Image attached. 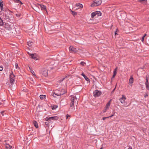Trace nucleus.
Wrapping results in <instances>:
<instances>
[{"label":"nucleus","mask_w":149,"mask_h":149,"mask_svg":"<svg viewBox=\"0 0 149 149\" xmlns=\"http://www.w3.org/2000/svg\"><path fill=\"white\" fill-rule=\"evenodd\" d=\"M3 113V111H2L1 112V113Z\"/></svg>","instance_id":"43"},{"label":"nucleus","mask_w":149,"mask_h":149,"mask_svg":"<svg viewBox=\"0 0 149 149\" xmlns=\"http://www.w3.org/2000/svg\"><path fill=\"white\" fill-rule=\"evenodd\" d=\"M111 101L110 100L106 104L105 108H106V109H108L110 106V105L111 104Z\"/></svg>","instance_id":"18"},{"label":"nucleus","mask_w":149,"mask_h":149,"mask_svg":"<svg viewBox=\"0 0 149 149\" xmlns=\"http://www.w3.org/2000/svg\"><path fill=\"white\" fill-rule=\"evenodd\" d=\"M84 62H81V64H82L83 65H84Z\"/></svg>","instance_id":"38"},{"label":"nucleus","mask_w":149,"mask_h":149,"mask_svg":"<svg viewBox=\"0 0 149 149\" xmlns=\"http://www.w3.org/2000/svg\"><path fill=\"white\" fill-rule=\"evenodd\" d=\"M70 116H69L68 114H67L66 116V119H67L69 117H70Z\"/></svg>","instance_id":"34"},{"label":"nucleus","mask_w":149,"mask_h":149,"mask_svg":"<svg viewBox=\"0 0 149 149\" xmlns=\"http://www.w3.org/2000/svg\"><path fill=\"white\" fill-rule=\"evenodd\" d=\"M3 25V22L0 17V26H2Z\"/></svg>","instance_id":"25"},{"label":"nucleus","mask_w":149,"mask_h":149,"mask_svg":"<svg viewBox=\"0 0 149 149\" xmlns=\"http://www.w3.org/2000/svg\"><path fill=\"white\" fill-rule=\"evenodd\" d=\"M58 117L57 116H53L51 117H47L46 120H57L58 119Z\"/></svg>","instance_id":"6"},{"label":"nucleus","mask_w":149,"mask_h":149,"mask_svg":"<svg viewBox=\"0 0 149 149\" xmlns=\"http://www.w3.org/2000/svg\"><path fill=\"white\" fill-rule=\"evenodd\" d=\"M109 118V117H108V116L106 117H104L102 118V119L103 120H104L106 118Z\"/></svg>","instance_id":"32"},{"label":"nucleus","mask_w":149,"mask_h":149,"mask_svg":"<svg viewBox=\"0 0 149 149\" xmlns=\"http://www.w3.org/2000/svg\"><path fill=\"white\" fill-rule=\"evenodd\" d=\"M15 2L18 3H20L22 5L23 3L20 0H13Z\"/></svg>","instance_id":"22"},{"label":"nucleus","mask_w":149,"mask_h":149,"mask_svg":"<svg viewBox=\"0 0 149 149\" xmlns=\"http://www.w3.org/2000/svg\"><path fill=\"white\" fill-rule=\"evenodd\" d=\"M40 98L42 100V99H44L45 98L46 96L45 95H40Z\"/></svg>","instance_id":"24"},{"label":"nucleus","mask_w":149,"mask_h":149,"mask_svg":"<svg viewBox=\"0 0 149 149\" xmlns=\"http://www.w3.org/2000/svg\"><path fill=\"white\" fill-rule=\"evenodd\" d=\"M115 88L114 89V90H113V91H114V90H115Z\"/></svg>","instance_id":"47"},{"label":"nucleus","mask_w":149,"mask_h":149,"mask_svg":"<svg viewBox=\"0 0 149 149\" xmlns=\"http://www.w3.org/2000/svg\"><path fill=\"white\" fill-rule=\"evenodd\" d=\"M58 91L56 90L55 92H54V94H53V96L54 97H56V95L58 96H61V95H63L65 93V91H64V92L63 93H61L59 92V93H58L57 92V91Z\"/></svg>","instance_id":"7"},{"label":"nucleus","mask_w":149,"mask_h":149,"mask_svg":"<svg viewBox=\"0 0 149 149\" xmlns=\"http://www.w3.org/2000/svg\"><path fill=\"white\" fill-rule=\"evenodd\" d=\"M81 75L84 77L85 79L87 81H88L89 80V79L86 76L85 74L83 73H82L81 74Z\"/></svg>","instance_id":"20"},{"label":"nucleus","mask_w":149,"mask_h":149,"mask_svg":"<svg viewBox=\"0 0 149 149\" xmlns=\"http://www.w3.org/2000/svg\"><path fill=\"white\" fill-rule=\"evenodd\" d=\"M29 69L30 70V72L32 73L33 75L35 77H36V75L35 73L34 72V71L33 70H31L30 68H29Z\"/></svg>","instance_id":"26"},{"label":"nucleus","mask_w":149,"mask_h":149,"mask_svg":"<svg viewBox=\"0 0 149 149\" xmlns=\"http://www.w3.org/2000/svg\"><path fill=\"white\" fill-rule=\"evenodd\" d=\"M108 109H106V108L104 107V109L102 111V112L103 113L105 112Z\"/></svg>","instance_id":"30"},{"label":"nucleus","mask_w":149,"mask_h":149,"mask_svg":"<svg viewBox=\"0 0 149 149\" xmlns=\"http://www.w3.org/2000/svg\"><path fill=\"white\" fill-rule=\"evenodd\" d=\"M95 13H96L97 17V16H101L102 15V13L101 12L99 11H96L95 12Z\"/></svg>","instance_id":"19"},{"label":"nucleus","mask_w":149,"mask_h":149,"mask_svg":"<svg viewBox=\"0 0 149 149\" xmlns=\"http://www.w3.org/2000/svg\"><path fill=\"white\" fill-rule=\"evenodd\" d=\"M146 35H146V34H145L143 35V37H144V38H145V37L146 36Z\"/></svg>","instance_id":"39"},{"label":"nucleus","mask_w":149,"mask_h":149,"mask_svg":"<svg viewBox=\"0 0 149 149\" xmlns=\"http://www.w3.org/2000/svg\"><path fill=\"white\" fill-rule=\"evenodd\" d=\"M62 91H64V90L63 89V90H62Z\"/></svg>","instance_id":"48"},{"label":"nucleus","mask_w":149,"mask_h":149,"mask_svg":"<svg viewBox=\"0 0 149 149\" xmlns=\"http://www.w3.org/2000/svg\"><path fill=\"white\" fill-rule=\"evenodd\" d=\"M98 22V21H97V22H92V23H97Z\"/></svg>","instance_id":"41"},{"label":"nucleus","mask_w":149,"mask_h":149,"mask_svg":"<svg viewBox=\"0 0 149 149\" xmlns=\"http://www.w3.org/2000/svg\"><path fill=\"white\" fill-rule=\"evenodd\" d=\"M96 13H95V12H93L91 14V18H92V19H90V20H93V18L95 17H96L97 16H96Z\"/></svg>","instance_id":"15"},{"label":"nucleus","mask_w":149,"mask_h":149,"mask_svg":"<svg viewBox=\"0 0 149 149\" xmlns=\"http://www.w3.org/2000/svg\"><path fill=\"white\" fill-rule=\"evenodd\" d=\"M144 38L143 37H142V38L141 39V41L142 42H143V41H144Z\"/></svg>","instance_id":"36"},{"label":"nucleus","mask_w":149,"mask_h":149,"mask_svg":"<svg viewBox=\"0 0 149 149\" xmlns=\"http://www.w3.org/2000/svg\"><path fill=\"white\" fill-rule=\"evenodd\" d=\"M30 56L32 58L35 60H36L38 59L36 54H31L30 55Z\"/></svg>","instance_id":"12"},{"label":"nucleus","mask_w":149,"mask_h":149,"mask_svg":"<svg viewBox=\"0 0 149 149\" xmlns=\"http://www.w3.org/2000/svg\"><path fill=\"white\" fill-rule=\"evenodd\" d=\"M5 146L6 149H13V147L11 146L6 143L5 145Z\"/></svg>","instance_id":"11"},{"label":"nucleus","mask_w":149,"mask_h":149,"mask_svg":"<svg viewBox=\"0 0 149 149\" xmlns=\"http://www.w3.org/2000/svg\"><path fill=\"white\" fill-rule=\"evenodd\" d=\"M77 6L79 8H82L83 7V5L81 4L78 3L77 4Z\"/></svg>","instance_id":"23"},{"label":"nucleus","mask_w":149,"mask_h":149,"mask_svg":"<svg viewBox=\"0 0 149 149\" xmlns=\"http://www.w3.org/2000/svg\"><path fill=\"white\" fill-rule=\"evenodd\" d=\"M16 15L17 16H18V15H17V14H16Z\"/></svg>","instance_id":"46"},{"label":"nucleus","mask_w":149,"mask_h":149,"mask_svg":"<svg viewBox=\"0 0 149 149\" xmlns=\"http://www.w3.org/2000/svg\"><path fill=\"white\" fill-rule=\"evenodd\" d=\"M33 44V43L31 41H29L28 42L27 44L29 46H31Z\"/></svg>","instance_id":"27"},{"label":"nucleus","mask_w":149,"mask_h":149,"mask_svg":"<svg viewBox=\"0 0 149 149\" xmlns=\"http://www.w3.org/2000/svg\"><path fill=\"white\" fill-rule=\"evenodd\" d=\"M3 1L2 0L0 1V6L1 9V11L3 10Z\"/></svg>","instance_id":"14"},{"label":"nucleus","mask_w":149,"mask_h":149,"mask_svg":"<svg viewBox=\"0 0 149 149\" xmlns=\"http://www.w3.org/2000/svg\"><path fill=\"white\" fill-rule=\"evenodd\" d=\"M38 5L40 6L41 10H46V7L45 6H44L43 5L40 4H38Z\"/></svg>","instance_id":"13"},{"label":"nucleus","mask_w":149,"mask_h":149,"mask_svg":"<svg viewBox=\"0 0 149 149\" xmlns=\"http://www.w3.org/2000/svg\"><path fill=\"white\" fill-rule=\"evenodd\" d=\"M102 94L101 91L97 90H95L93 92V96L95 97H97L100 96Z\"/></svg>","instance_id":"5"},{"label":"nucleus","mask_w":149,"mask_h":149,"mask_svg":"<svg viewBox=\"0 0 149 149\" xmlns=\"http://www.w3.org/2000/svg\"><path fill=\"white\" fill-rule=\"evenodd\" d=\"M147 0H139L138 1L144 4H146Z\"/></svg>","instance_id":"17"},{"label":"nucleus","mask_w":149,"mask_h":149,"mask_svg":"<svg viewBox=\"0 0 149 149\" xmlns=\"http://www.w3.org/2000/svg\"><path fill=\"white\" fill-rule=\"evenodd\" d=\"M1 103H0V105H1Z\"/></svg>","instance_id":"49"},{"label":"nucleus","mask_w":149,"mask_h":149,"mask_svg":"<svg viewBox=\"0 0 149 149\" xmlns=\"http://www.w3.org/2000/svg\"><path fill=\"white\" fill-rule=\"evenodd\" d=\"M46 73L44 74V75L45 76H47V71H46Z\"/></svg>","instance_id":"37"},{"label":"nucleus","mask_w":149,"mask_h":149,"mask_svg":"<svg viewBox=\"0 0 149 149\" xmlns=\"http://www.w3.org/2000/svg\"><path fill=\"white\" fill-rule=\"evenodd\" d=\"M58 107V106H56V108H57Z\"/></svg>","instance_id":"44"},{"label":"nucleus","mask_w":149,"mask_h":149,"mask_svg":"<svg viewBox=\"0 0 149 149\" xmlns=\"http://www.w3.org/2000/svg\"><path fill=\"white\" fill-rule=\"evenodd\" d=\"M115 114V112H114L113 114H112L110 116H108V117H109V118L112 117H113L114 116Z\"/></svg>","instance_id":"31"},{"label":"nucleus","mask_w":149,"mask_h":149,"mask_svg":"<svg viewBox=\"0 0 149 149\" xmlns=\"http://www.w3.org/2000/svg\"><path fill=\"white\" fill-rule=\"evenodd\" d=\"M69 49L71 53H75L77 51V49L72 46L70 47Z\"/></svg>","instance_id":"8"},{"label":"nucleus","mask_w":149,"mask_h":149,"mask_svg":"<svg viewBox=\"0 0 149 149\" xmlns=\"http://www.w3.org/2000/svg\"><path fill=\"white\" fill-rule=\"evenodd\" d=\"M117 69H117V67L115 69L114 71H113V75L112 77V78H114L115 77V76L116 75V73H117Z\"/></svg>","instance_id":"16"},{"label":"nucleus","mask_w":149,"mask_h":149,"mask_svg":"<svg viewBox=\"0 0 149 149\" xmlns=\"http://www.w3.org/2000/svg\"><path fill=\"white\" fill-rule=\"evenodd\" d=\"M149 79V75H147L146 77V82H145V84L146 85V89L147 90H149V84L148 82Z\"/></svg>","instance_id":"4"},{"label":"nucleus","mask_w":149,"mask_h":149,"mask_svg":"<svg viewBox=\"0 0 149 149\" xmlns=\"http://www.w3.org/2000/svg\"><path fill=\"white\" fill-rule=\"evenodd\" d=\"M76 98V96L71 95L70 97V100L71 101L70 105V107H73L74 104V100Z\"/></svg>","instance_id":"2"},{"label":"nucleus","mask_w":149,"mask_h":149,"mask_svg":"<svg viewBox=\"0 0 149 149\" xmlns=\"http://www.w3.org/2000/svg\"><path fill=\"white\" fill-rule=\"evenodd\" d=\"M134 82V79L133 78L132 76H131L130 79L129 80V84L130 86H132L133 85V83Z\"/></svg>","instance_id":"9"},{"label":"nucleus","mask_w":149,"mask_h":149,"mask_svg":"<svg viewBox=\"0 0 149 149\" xmlns=\"http://www.w3.org/2000/svg\"><path fill=\"white\" fill-rule=\"evenodd\" d=\"M65 78H63L62 79V80L61 81H63L65 79Z\"/></svg>","instance_id":"42"},{"label":"nucleus","mask_w":149,"mask_h":149,"mask_svg":"<svg viewBox=\"0 0 149 149\" xmlns=\"http://www.w3.org/2000/svg\"><path fill=\"white\" fill-rule=\"evenodd\" d=\"M15 76L13 74V72H11L10 75V80L11 83H13L15 81Z\"/></svg>","instance_id":"3"},{"label":"nucleus","mask_w":149,"mask_h":149,"mask_svg":"<svg viewBox=\"0 0 149 149\" xmlns=\"http://www.w3.org/2000/svg\"><path fill=\"white\" fill-rule=\"evenodd\" d=\"M33 124H34V126L36 128H38V124L35 121H34L33 122Z\"/></svg>","instance_id":"21"},{"label":"nucleus","mask_w":149,"mask_h":149,"mask_svg":"<svg viewBox=\"0 0 149 149\" xmlns=\"http://www.w3.org/2000/svg\"><path fill=\"white\" fill-rule=\"evenodd\" d=\"M115 35H116V32H115Z\"/></svg>","instance_id":"45"},{"label":"nucleus","mask_w":149,"mask_h":149,"mask_svg":"<svg viewBox=\"0 0 149 149\" xmlns=\"http://www.w3.org/2000/svg\"><path fill=\"white\" fill-rule=\"evenodd\" d=\"M15 67L16 68L18 69H19V67L18 66V64L17 63H16L15 64Z\"/></svg>","instance_id":"28"},{"label":"nucleus","mask_w":149,"mask_h":149,"mask_svg":"<svg viewBox=\"0 0 149 149\" xmlns=\"http://www.w3.org/2000/svg\"><path fill=\"white\" fill-rule=\"evenodd\" d=\"M45 125H48V122H45Z\"/></svg>","instance_id":"40"},{"label":"nucleus","mask_w":149,"mask_h":149,"mask_svg":"<svg viewBox=\"0 0 149 149\" xmlns=\"http://www.w3.org/2000/svg\"><path fill=\"white\" fill-rule=\"evenodd\" d=\"M102 3L101 0H95L91 4V6L93 7L99 6Z\"/></svg>","instance_id":"1"},{"label":"nucleus","mask_w":149,"mask_h":149,"mask_svg":"<svg viewBox=\"0 0 149 149\" xmlns=\"http://www.w3.org/2000/svg\"><path fill=\"white\" fill-rule=\"evenodd\" d=\"M148 96V94H145L144 95V97L145 98H146V97H147Z\"/></svg>","instance_id":"35"},{"label":"nucleus","mask_w":149,"mask_h":149,"mask_svg":"<svg viewBox=\"0 0 149 149\" xmlns=\"http://www.w3.org/2000/svg\"><path fill=\"white\" fill-rule=\"evenodd\" d=\"M72 14L74 15H76L77 14V13L76 12H74L73 11H72Z\"/></svg>","instance_id":"29"},{"label":"nucleus","mask_w":149,"mask_h":149,"mask_svg":"<svg viewBox=\"0 0 149 149\" xmlns=\"http://www.w3.org/2000/svg\"><path fill=\"white\" fill-rule=\"evenodd\" d=\"M3 69V67L1 66H0V71H2Z\"/></svg>","instance_id":"33"},{"label":"nucleus","mask_w":149,"mask_h":149,"mask_svg":"<svg viewBox=\"0 0 149 149\" xmlns=\"http://www.w3.org/2000/svg\"><path fill=\"white\" fill-rule=\"evenodd\" d=\"M126 99V97L124 95H122V97L120 99V101L121 103L123 104L125 103V101Z\"/></svg>","instance_id":"10"}]
</instances>
